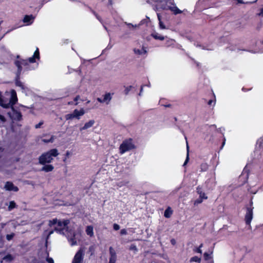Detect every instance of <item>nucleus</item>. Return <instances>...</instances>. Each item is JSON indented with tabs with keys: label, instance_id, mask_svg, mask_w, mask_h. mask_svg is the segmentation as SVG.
I'll return each mask as SVG.
<instances>
[{
	"label": "nucleus",
	"instance_id": "79ce46f5",
	"mask_svg": "<svg viewBox=\"0 0 263 263\" xmlns=\"http://www.w3.org/2000/svg\"><path fill=\"white\" fill-rule=\"evenodd\" d=\"M93 14H94L95 15V16H96L97 18V19H98L100 22H101V17H100L99 16H98V15L97 13H96L95 12H93Z\"/></svg>",
	"mask_w": 263,
	"mask_h": 263
},
{
	"label": "nucleus",
	"instance_id": "49530a36",
	"mask_svg": "<svg viewBox=\"0 0 263 263\" xmlns=\"http://www.w3.org/2000/svg\"><path fill=\"white\" fill-rule=\"evenodd\" d=\"M127 25L129 26V28H130V27L134 28V27H137V25L134 26L131 24H127Z\"/></svg>",
	"mask_w": 263,
	"mask_h": 263
},
{
	"label": "nucleus",
	"instance_id": "412c9836",
	"mask_svg": "<svg viewBox=\"0 0 263 263\" xmlns=\"http://www.w3.org/2000/svg\"><path fill=\"white\" fill-rule=\"evenodd\" d=\"M172 213H173V211L171 209V208L168 207L167 208L165 212H164V216L166 217V218H169L171 217V216L172 215Z\"/></svg>",
	"mask_w": 263,
	"mask_h": 263
},
{
	"label": "nucleus",
	"instance_id": "c756f323",
	"mask_svg": "<svg viewBox=\"0 0 263 263\" xmlns=\"http://www.w3.org/2000/svg\"><path fill=\"white\" fill-rule=\"evenodd\" d=\"M129 250L133 251L135 253L137 251V248L135 245H132L129 247Z\"/></svg>",
	"mask_w": 263,
	"mask_h": 263
},
{
	"label": "nucleus",
	"instance_id": "4d7b16f0",
	"mask_svg": "<svg viewBox=\"0 0 263 263\" xmlns=\"http://www.w3.org/2000/svg\"><path fill=\"white\" fill-rule=\"evenodd\" d=\"M186 148H187V152H188V151H189V147L188 144H187V142H186Z\"/></svg>",
	"mask_w": 263,
	"mask_h": 263
},
{
	"label": "nucleus",
	"instance_id": "a19ab883",
	"mask_svg": "<svg viewBox=\"0 0 263 263\" xmlns=\"http://www.w3.org/2000/svg\"><path fill=\"white\" fill-rule=\"evenodd\" d=\"M197 192L199 195L201 193H203L201 190V188L199 186H198L197 187Z\"/></svg>",
	"mask_w": 263,
	"mask_h": 263
},
{
	"label": "nucleus",
	"instance_id": "72a5a7b5",
	"mask_svg": "<svg viewBox=\"0 0 263 263\" xmlns=\"http://www.w3.org/2000/svg\"><path fill=\"white\" fill-rule=\"evenodd\" d=\"M159 27H160V29H164L166 28L165 25H164V24L163 23V22L161 21H160V22H159Z\"/></svg>",
	"mask_w": 263,
	"mask_h": 263
},
{
	"label": "nucleus",
	"instance_id": "20e7f679",
	"mask_svg": "<svg viewBox=\"0 0 263 263\" xmlns=\"http://www.w3.org/2000/svg\"><path fill=\"white\" fill-rule=\"evenodd\" d=\"M59 153L56 148L51 149L50 151L43 153L39 158V163L41 164L49 163L53 160L54 157L59 155Z\"/></svg>",
	"mask_w": 263,
	"mask_h": 263
},
{
	"label": "nucleus",
	"instance_id": "bb28decb",
	"mask_svg": "<svg viewBox=\"0 0 263 263\" xmlns=\"http://www.w3.org/2000/svg\"><path fill=\"white\" fill-rule=\"evenodd\" d=\"M46 261L48 263H54L53 259L52 258L49 257L48 253H47Z\"/></svg>",
	"mask_w": 263,
	"mask_h": 263
},
{
	"label": "nucleus",
	"instance_id": "cd10ccee",
	"mask_svg": "<svg viewBox=\"0 0 263 263\" xmlns=\"http://www.w3.org/2000/svg\"><path fill=\"white\" fill-rule=\"evenodd\" d=\"M203 246V245L202 244H201L199 246V248H195L194 251L197 253H200V254H201L202 253V250H201V248Z\"/></svg>",
	"mask_w": 263,
	"mask_h": 263
},
{
	"label": "nucleus",
	"instance_id": "a878e982",
	"mask_svg": "<svg viewBox=\"0 0 263 263\" xmlns=\"http://www.w3.org/2000/svg\"><path fill=\"white\" fill-rule=\"evenodd\" d=\"M16 206L15 203L13 201H11L10 202L9 206H8V210L11 211L13 208H14Z\"/></svg>",
	"mask_w": 263,
	"mask_h": 263
},
{
	"label": "nucleus",
	"instance_id": "5fc2aeb1",
	"mask_svg": "<svg viewBox=\"0 0 263 263\" xmlns=\"http://www.w3.org/2000/svg\"><path fill=\"white\" fill-rule=\"evenodd\" d=\"M212 102H213V101L212 100H209L208 102V104L210 105L212 104Z\"/></svg>",
	"mask_w": 263,
	"mask_h": 263
},
{
	"label": "nucleus",
	"instance_id": "8fccbe9b",
	"mask_svg": "<svg viewBox=\"0 0 263 263\" xmlns=\"http://www.w3.org/2000/svg\"><path fill=\"white\" fill-rule=\"evenodd\" d=\"M80 99V97L79 96H77L75 98H74V101L77 102L78 100H79Z\"/></svg>",
	"mask_w": 263,
	"mask_h": 263
},
{
	"label": "nucleus",
	"instance_id": "ea45409f",
	"mask_svg": "<svg viewBox=\"0 0 263 263\" xmlns=\"http://www.w3.org/2000/svg\"><path fill=\"white\" fill-rule=\"evenodd\" d=\"M201 166L202 171H205L207 169V165L205 164H202Z\"/></svg>",
	"mask_w": 263,
	"mask_h": 263
},
{
	"label": "nucleus",
	"instance_id": "e2e57ef3",
	"mask_svg": "<svg viewBox=\"0 0 263 263\" xmlns=\"http://www.w3.org/2000/svg\"><path fill=\"white\" fill-rule=\"evenodd\" d=\"M141 95H142V92H140V93H139V96H141Z\"/></svg>",
	"mask_w": 263,
	"mask_h": 263
},
{
	"label": "nucleus",
	"instance_id": "aec40b11",
	"mask_svg": "<svg viewBox=\"0 0 263 263\" xmlns=\"http://www.w3.org/2000/svg\"><path fill=\"white\" fill-rule=\"evenodd\" d=\"M152 36L156 40H164L165 39V37L161 35L159 33L157 32H154L152 34Z\"/></svg>",
	"mask_w": 263,
	"mask_h": 263
},
{
	"label": "nucleus",
	"instance_id": "b1692460",
	"mask_svg": "<svg viewBox=\"0 0 263 263\" xmlns=\"http://www.w3.org/2000/svg\"><path fill=\"white\" fill-rule=\"evenodd\" d=\"M175 40L171 39H168L166 41V46L167 47H170L174 45Z\"/></svg>",
	"mask_w": 263,
	"mask_h": 263
},
{
	"label": "nucleus",
	"instance_id": "052dcab7",
	"mask_svg": "<svg viewBox=\"0 0 263 263\" xmlns=\"http://www.w3.org/2000/svg\"><path fill=\"white\" fill-rule=\"evenodd\" d=\"M147 86L148 87H151V84H150V83H149L147 85Z\"/></svg>",
	"mask_w": 263,
	"mask_h": 263
},
{
	"label": "nucleus",
	"instance_id": "c9c22d12",
	"mask_svg": "<svg viewBox=\"0 0 263 263\" xmlns=\"http://www.w3.org/2000/svg\"><path fill=\"white\" fill-rule=\"evenodd\" d=\"M204 257L205 260H208L210 257V254L207 252H205L204 253Z\"/></svg>",
	"mask_w": 263,
	"mask_h": 263
},
{
	"label": "nucleus",
	"instance_id": "13d9d810",
	"mask_svg": "<svg viewBox=\"0 0 263 263\" xmlns=\"http://www.w3.org/2000/svg\"><path fill=\"white\" fill-rule=\"evenodd\" d=\"M143 88V86H141V90H140L141 92H142Z\"/></svg>",
	"mask_w": 263,
	"mask_h": 263
},
{
	"label": "nucleus",
	"instance_id": "473e14b6",
	"mask_svg": "<svg viewBox=\"0 0 263 263\" xmlns=\"http://www.w3.org/2000/svg\"><path fill=\"white\" fill-rule=\"evenodd\" d=\"M199 198H200V199H202V200H203V199H206L208 197L205 195L204 193L203 192V193H201L200 194H199Z\"/></svg>",
	"mask_w": 263,
	"mask_h": 263
},
{
	"label": "nucleus",
	"instance_id": "7ed1b4c3",
	"mask_svg": "<svg viewBox=\"0 0 263 263\" xmlns=\"http://www.w3.org/2000/svg\"><path fill=\"white\" fill-rule=\"evenodd\" d=\"M16 66L17 67V72L16 74V79L15 81L16 85L20 87L23 90L26 89L24 85L19 80V76L21 74L23 67H25L27 70L30 69L28 67V62L27 60H22L21 61H16L15 62Z\"/></svg>",
	"mask_w": 263,
	"mask_h": 263
},
{
	"label": "nucleus",
	"instance_id": "0e129e2a",
	"mask_svg": "<svg viewBox=\"0 0 263 263\" xmlns=\"http://www.w3.org/2000/svg\"><path fill=\"white\" fill-rule=\"evenodd\" d=\"M2 227H4V226H5V224L2 223Z\"/></svg>",
	"mask_w": 263,
	"mask_h": 263
},
{
	"label": "nucleus",
	"instance_id": "58836bf2",
	"mask_svg": "<svg viewBox=\"0 0 263 263\" xmlns=\"http://www.w3.org/2000/svg\"><path fill=\"white\" fill-rule=\"evenodd\" d=\"M258 15L259 16H263V7L260 9V12L258 13Z\"/></svg>",
	"mask_w": 263,
	"mask_h": 263
},
{
	"label": "nucleus",
	"instance_id": "9d476101",
	"mask_svg": "<svg viewBox=\"0 0 263 263\" xmlns=\"http://www.w3.org/2000/svg\"><path fill=\"white\" fill-rule=\"evenodd\" d=\"M253 218V208H247V211L245 216V220L247 224L250 225Z\"/></svg>",
	"mask_w": 263,
	"mask_h": 263
},
{
	"label": "nucleus",
	"instance_id": "f8f14e48",
	"mask_svg": "<svg viewBox=\"0 0 263 263\" xmlns=\"http://www.w3.org/2000/svg\"><path fill=\"white\" fill-rule=\"evenodd\" d=\"M109 260L108 263H116L117 260L116 253L112 247L109 248Z\"/></svg>",
	"mask_w": 263,
	"mask_h": 263
},
{
	"label": "nucleus",
	"instance_id": "f257e3e1",
	"mask_svg": "<svg viewBox=\"0 0 263 263\" xmlns=\"http://www.w3.org/2000/svg\"><path fill=\"white\" fill-rule=\"evenodd\" d=\"M50 227L54 226L55 230L65 234L71 246L77 245L81 237V230L75 224H70L69 220H60L53 219L49 221Z\"/></svg>",
	"mask_w": 263,
	"mask_h": 263
},
{
	"label": "nucleus",
	"instance_id": "69168bd1",
	"mask_svg": "<svg viewBox=\"0 0 263 263\" xmlns=\"http://www.w3.org/2000/svg\"><path fill=\"white\" fill-rule=\"evenodd\" d=\"M78 104V102H76L75 104L77 105Z\"/></svg>",
	"mask_w": 263,
	"mask_h": 263
},
{
	"label": "nucleus",
	"instance_id": "09e8293b",
	"mask_svg": "<svg viewBox=\"0 0 263 263\" xmlns=\"http://www.w3.org/2000/svg\"><path fill=\"white\" fill-rule=\"evenodd\" d=\"M157 17L159 20V22H160V21H161V15L159 13H157Z\"/></svg>",
	"mask_w": 263,
	"mask_h": 263
},
{
	"label": "nucleus",
	"instance_id": "e433bc0d",
	"mask_svg": "<svg viewBox=\"0 0 263 263\" xmlns=\"http://www.w3.org/2000/svg\"><path fill=\"white\" fill-rule=\"evenodd\" d=\"M43 121H41L38 124L35 125V127L36 128H40L41 126V125H43Z\"/></svg>",
	"mask_w": 263,
	"mask_h": 263
},
{
	"label": "nucleus",
	"instance_id": "1a4fd4ad",
	"mask_svg": "<svg viewBox=\"0 0 263 263\" xmlns=\"http://www.w3.org/2000/svg\"><path fill=\"white\" fill-rule=\"evenodd\" d=\"M8 114L13 120L20 121L22 119L21 113L15 110L13 107L11 108V111L8 112Z\"/></svg>",
	"mask_w": 263,
	"mask_h": 263
},
{
	"label": "nucleus",
	"instance_id": "dca6fc26",
	"mask_svg": "<svg viewBox=\"0 0 263 263\" xmlns=\"http://www.w3.org/2000/svg\"><path fill=\"white\" fill-rule=\"evenodd\" d=\"M95 121L93 120H89L88 122L86 123L84 126L80 128V130H85L91 127L95 124Z\"/></svg>",
	"mask_w": 263,
	"mask_h": 263
},
{
	"label": "nucleus",
	"instance_id": "c03bdc74",
	"mask_svg": "<svg viewBox=\"0 0 263 263\" xmlns=\"http://www.w3.org/2000/svg\"><path fill=\"white\" fill-rule=\"evenodd\" d=\"M238 4H245L242 0H235Z\"/></svg>",
	"mask_w": 263,
	"mask_h": 263
},
{
	"label": "nucleus",
	"instance_id": "3c124183",
	"mask_svg": "<svg viewBox=\"0 0 263 263\" xmlns=\"http://www.w3.org/2000/svg\"><path fill=\"white\" fill-rule=\"evenodd\" d=\"M70 155V153L69 151H67L66 153V156L69 157Z\"/></svg>",
	"mask_w": 263,
	"mask_h": 263
},
{
	"label": "nucleus",
	"instance_id": "603ef678",
	"mask_svg": "<svg viewBox=\"0 0 263 263\" xmlns=\"http://www.w3.org/2000/svg\"><path fill=\"white\" fill-rule=\"evenodd\" d=\"M249 52H251L252 53H257L259 52V51H253V50H248Z\"/></svg>",
	"mask_w": 263,
	"mask_h": 263
},
{
	"label": "nucleus",
	"instance_id": "393cba45",
	"mask_svg": "<svg viewBox=\"0 0 263 263\" xmlns=\"http://www.w3.org/2000/svg\"><path fill=\"white\" fill-rule=\"evenodd\" d=\"M201 258L197 256H194L190 259V262H200Z\"/></svg>",
	"mask_w": 263,
	"mask_h": 263
},
{
	"label": "nucleus",
	"instance_id": "de8ad7c7",
	"mask_svg": "<svg viewBox=\"0 0 263 263\" xmlns=\"http://www.w3.org/2000/svg\"><path fill=\"white\" fill-rule=\"evenodd\" d=\"M128 182H129L128 181H123V186L126 185L128 183Z\"/></svg>",
	"mask_w": 263,
	"mask_h": 263
},
{
	"label": "nucleus",
	"instance_id": "2eb2a0df",
	"mask_svg": "<svg viewBox=\"0 0 263 263\" xmlns=\"http://www.w3.org/2000/svg\"><path fill=\"white\" fill-rule=\"evenodd\" d=\"M40 58V53H39V50L38 48H36V50L35 51L32 57H30L28 59V62L30 63H32L35 62V59H39Z\"/></svg>",
	"mask_w": 263,
	"mask_h": 263
},
{
	"label": "nucleus",
	"instance_id": "4468645a",
	"mask_svg": "<svg viewBox=\"0 0 263 263\" xmlns=\"http://www.w3.org/2000/svg\"><path fill=\"white\" fill-rule=\"evenodd\" d=\"M34 18V16L32 15H26L24 17L23 22L26 23L27 25H31L33 22Z\"/></svg>",
	"mask_w": 263,
	"mask_h": 263
},
{
	"label": "nucleus",
	"instance_id": "9b49d317",
	"mask_svg": "<svg viewBox=\"0 0 263 263\" xmlns=\"http://www.w3.org/2000/svg\"><path fill=\"white\" fill-rule=\"evenodd\" d=\"M103 99L98 98L97 100L100 103H106V104H109L112 98L111 94L110 93H106L103 96Z\"/></svg>",
	"mask_w": 263,
	"mask_h": 263
},
{
	"label": "nucleus",
	"instance_id": "7c9ffc66",
	"mask_svg": "<svg viewBox=\"0 0 263 263\" xmlns=\"http://www.w3.org/2000/svg\"><path fill=\"white\" fill-rule=\"evenodd\" d=\"M14 236V233H11L10 234H7L6 235V238H7V239L9 241V240H11L13 238Z\"/></svg>",
	"mask_w": 263,
	"mask_h": 263
},
{
	"label": "nucleus",
	"instance_id": "c85d7f7f",
	"mask_svg": "<svg viewBox=\"0 0 263 263\" xmlns=\"http://www.w3.org/2000/svg\"><path fill=\"white\" fill-rule=\"evenodd\" d=\"M132 88V86H129L125 87V90H124L125 94L127 95L129 93V92L130 91Z\"/></svg>",
	"mask_w": 263,
	"mask_h": 263
},
{
	"label": "nucleus",
	"instance_id": "a211bd4d",
	"mask_svg": "<svg viewBox=\"0 0 263 263\" xmlns=\"http://www.w3.org/2000/svg\"><path fill=\"white\" fill-rule=\"evenodd\" d=\"M86 233L90 237H93L94 235L93 227L91 226H87L86 229Z\"/></svg>",
	"mask_w": 263,
	"mask_h": 263
},
{
	"label": "nucleus",
	"instance_id": "6ab92c4d",
	"mask_svg": "<svg viewBox=\"0 0 263 263\" xmlns=\"http://www.w3.org/2000/svg\"><path fill=\"white\" fill-rule=\"evenodd\" d=\"M53 166L51 164H47L44 165L41 169L42 171L45 172H51L53 170Z\"/></svg>",
	"mask_w": 263,
	"mask_h": 263
},
{
	"label": "nucleus",
	"instance_id": "5701e85b",
	"mask_svg": "<svg viewBox=\"0 0 263 263\" xmlns=\"http://www.w3.org/2000/svg\"><path fill=\"white\" fill-rule=\"evenodd\" d=\"M55 139V137L54 136H51L49 139H43L42 141L45 143H52Z\"/></svg>",
	"mask_w": 263,
	"mask_h": 263
},
{
	"label": "nucleus",
	"instance_id": "f3484780",
	"mask_svg": "<svg viewBox=\"0 0 263 263\" xmlns=\"http://www.w3.org/2000/svg\"><path fill=\"white\" fill-rule=\"evenodd\" d=\"M134 53L138 55H142L146 54L147 52V51L146 49L144 47H142L141 49H134Z\"/></svg>",
	"mask_w": 263,
	"mask_h": 263
},
{
	"label": "nucleus",
	"instance_id": "338daca9",
	"mask_svg": "<svg viewBox=\"0 0 263 263\" xmlns=\"http://www.w3.org/2000/svg\"><path fill=\"white\" fill-rule=\"evenodd\" d=\"M262 229L263 230V226H262Z\"/></svg>",
	"mask_w": 263,
	"mask_h": 263
},
{
	"label": "nucleus",
	"instance_id": "2f4dec72",
	"mask_svg": "<svg viewBox=\"0 0 263 263\" xmlns=\"http://www.w3.org/2000/svg\"><path fill=\"white\" fill-rule=\"evenodd\" d=\"M202 201H203V200H202V199H200V198L199 197V198H198L194 201V204L195 205H197L201 203Z\"/></svg>",
	"mask_w": 263,
	"mask_h": 263
},
{
	"label": "nucleus",
	"instance_id": "4c0bfd02",
	"mask_svg": "<svg viewBox=\"0 0 263 263\" xmlns=\"http://www.w3.org/2000/svg\"><path fill=\"white\" fill-rule=\"evenodd\" d=\"M120 234H121V235H126V234H127V231H126V230L125 229H122L120 231Z\"/></svg>",
	"mask_w": 263,
	"mask_h": 263
},
{
	"label": "nucleus",
	"instance_id": "ddd939ff",
	"mask_svg": "<svg viewBox=\"0 0 263 263\" xmlns=\"http://www.w3.org/2000/svg\"><path fill=\"white\" fill-rule=\"evenodd\" d=\"M5 189L6 190L9 191H14L16 192L18 191L17 187L14 186L12 182H7L5 185Z\"/></svg>",
	"mask_w": 263,
	"mask_h": 263
},
{
	"label": "nucleus",
	"instance_id": "4be33fe9",
	"mask_svg": "<svg viewBox=\"0 0 263 263\" xmlns=\"http://www.w3.org/2000/svg\"><path fill=\"white\" fill-rule=\"evenodd\" d=\"M12 260H13V257L12 256V255L9 254V255L5 256V257H4L3 258V260L1 261V262H2L3 261L9 262L11 261H12Z\"/></svg>",
	"mask_w": 263,
	"mask_h": 263
},
{
	"label": "nucleus",
	"instance_id": "6e6552de",
	"mask_svg": "<svg viewBox=\"0 0 263 263\" xmlns=\"http://www.w3.org/2000/svg\"><path fill=\"white\" fill-rule=\"evenodd\" d=\"M85 254V248H81L75 254L72 263H82Z\"/></svg>",
	"mask_w": 263,
	"mask_h": 263
},
{
	"label": "nucleus",
	"instance_id": "f03ea898",
	"mask_svg": "<svg viewBox=\"0 0 263 263\" xmlns=\"http://www.w3.org/2000/svg\"><path fill=\"white\" fill-rule=\"evenodd\" d=\"M155 8L156 10L160 9L163 10H170L173 12L175 14L181 13V11L175 6L173 0H161L159 3L156 5Z\"/></svg>",
	"mask_w": 263,
	"mask_h": 263
},
{
	"label": "nucleus",
	"instance_id": "680f3d73",
	"mask_svg": "<svg viewBox=\"0 0 263 263\" xmlns=\"http://www.w3.org/2000/svg\"><path fill=\"white\" fill-rule=\"evenodd\" d=\"M40 263H44V262L42 260L40 261Z\"/></svg>",
	"mask_w": 263,
	"mask_h": 263
},
{
	"label": "nucleus",
	"instance_id": "bf43d9fd",
	"mask_svg": "<svg viewBox=\"0 0 263 263\" xmlns=\"http://www.w3.org/2000/svg\"><path fill=\"white\" fill-rule=\"evenodd\" d=\"M260 140L261 143L263 142V138L260 139Z\"/></svg>",
	"mask_w": 263,
	"mask_h": 263
},
{
	"label": "nucleus",
	"instance_id": "0eeeda50",
	"mask_svg": "<svg viewBox=\"0 0 263 263\" xmlns=\"http://www.w3.org/2000/svg\"><path fill=\"white\" fill-rule=\"evenodd\" d=\"M84 114L85 111L83 108L80 110L74 109L72 113L66 115L65 118L66 120H72L74 118L79 120L80 117L83 116Z\"/></svg>",
	"mask_w": 263,
	"mask_h": 263
},
{
	"label": "nucleus",
	"instance_id": "37998d69",
	"mask_svg": "<svg viewBox=\"0 0 263 263\" xmlns=\"http://www.w3.org/2000/svg\"><path fill=\"white\" fill-rule=\"evenodd\" d=\"M188 161H189V154H187L186 160L183 164V165H186V164L187 163Z\"/></svg>",
	"mask_w": 263,
	"mask_h": 263
},
{
	"label": "nucleus",
	"instance_id": "39448f33",
	"mask_svg": "<svg viewBox=\"0 0 263 263\" xmlns=\"http://www.w3.org/2000/svg\"><path fill=\"white\" fill-rule=\"evenodd\" d=\"M17 101L16 93L14 90L11 91V98L8 102L7 101L4 100L0 97V105L4 108L13 107V105Z\"/></svg>",
	"mask_w": 263,
	"mask_h": 263
},
{
	"label": "nucleus",
	"instance_id": "6e6d98bb",
	"mask_svg": "<svg viewBox=\"0 0 263 263\" xmlns=\"http://www.w3.org/2000/svg\"><path fill=\"white\" fill-rule=\"evenodd\" d=\"M225 141H226V139H225V138H224L223 141V142H222V146L224 145V144H225Z\"/></svg>",
	"mask_w": 263,
	"mask_h": 263
},
{
	"label": "nucleus",
	"instance_id": "f704fd0d",
	"mask_svg": "<svg viewBox=\"0 0 263 263\" xmlns=\"http://www.w3.org/2000/svg\"><path fill=\"white\" fill-rule=\"evenodd\" d=\"M114 229L116 231H117L120 229V226L117 223H114L113 225Z\"/></svg>",
	"mask_w": 263,
	"mask_h": 263
},
{
	"label": "nucleus",
	"instance_id": "423d86ee",
	"mask_svg": "<svg viewBox=\"0 0 263 263\" xmlns=\"http://www.w3.org/2000/svg\"><path fill=\"white\" fill-rule=\"evenodd\" d=\"M135 148V145L132 139H127L123 141L120 146V153L123 154L126 152Z\"/></svg>",
	"mask_w": 263,
	"mask_h": 263
},
{
	"label": "nucleus",
	"instance_id": "864d4df0",
	"mask_svg": "<svg viewBox=\"0 0 263 263\" xmlns=\"http://www.w3.org/2000/svg\"><path fill=\"white\" fill-rule=\"evenodd\" d=\"M53 231H50V232H49V234H48V237H47V238L49 237V236L51 234H52L53 233Z\"/></svg>",
	"mask_w": 263,
	"mask_h": 263
},
{
	"label": "nucleus",
	"instance_id": "a18cd8bd",
	"mask_svg": "<svg viewBox=\"0 0 263 263\" xmlns=\"http://www.w3.org/2000/svg\"><path fill=\"white\" fill-rule=\"evenodd\" d=\"M0 120L3 122L5 121V118L2 115H0Z\"/></svg>",
	"mask_w": 263,
	"mask_h": 263
}]
</instances>
